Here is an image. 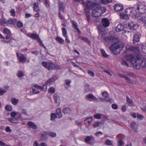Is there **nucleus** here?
Masks as SVG:
<instances>
[{
  "mask_svg": "<svg viewBox=\"0 0 146 146\" xmlns=\"http://www.w3.org/2000/svg\"><path fill=\"white\" fill-rule=\"evenodd\" d=\"M124 58L130 61L136 69H139L141 67L143 70L146 69V59L141 58L139 54H127L124 56Z\"/></svg>",
  "mask_w": 146,
  "mask_h": 146,
  "instance_id": "f257e3e1",
  "label": "nucleus"
},
{
  "mask_svg": "<svg viewBox=\"0 0 146 146\" xmlns=\"http://www.w3.org/2000/svg\"><path fill=\"white\" fill-rule=\"evenodd\" d=\"M102 37L108 43H114L109 47V49L115 55H118L119 54L121 50L120 49L121 47V45L119 43H117L118 41L117 38L113 36H107L103 38V35H102Z\"/></svg>",
  "mask_w": 146,
  "mask_h": 146,
  "instance_id": "f03ea898",
  "label": "nucleus"
},
{
  "mask_svg": "<svg viewBox=\"0 0 146 146\" xmlns=\"http://www.w3.org/2000/svg\"><path fill=\"white\" fill-rule=\"evenodd\" d=\"M125 14L122 13L120 14V15L123 19H127L129 18V16L131 17H134L137 19V15L136 14V12L134 8H129L126 9L125 11Z\"/></svg>",
  "mask_w": 146,
  "mask_h": 146,
  "instance_id": "7ed1b4c3",
  "label": "nucleus"
},
{
  "mask_svg": "<svg viewBox=\"0 0 146 146\" xmlns=\"http://www.w3.org/2000/svg\"><path fill=\"white\" fill-rule=\"evenodd\" d=\"M42 64L45 68L48 69L49 70L59 69L60 68L51 62H42Z\"/></svg>",
  "mask_w": 146,
  "mask_h": 146,
  "instance_id": "20e7f679",
  "label": "nucleus"
},
{
  "mask_svg": "<svg viewBox=\"0 0 146 146\" xmlns=\"http://www.w3.org/2000/svg\"><path fill=\"white\" fill-rule=\"evenodd\" d=\"M126 50L125 53H127L129 52H132L135 53H138L139 51V47L137 46H131L127 45L125 47Z\"/></svg>",
  "mask_w": 146,
  "mask_h": 146,
  "instance_id": "39448f33",
  "label": "nucleus"
},
{
  "mask_svg": "<svg viewBox=\"0 0 146 146\" xmlns=\"http://www.w3.org/2000/svg\"><path fill=\"white\" fill-rule=\"evenodd\" d=\"M81 3L84 6L85 8L86 9H94L96 5L97 4V3L91 1H87L85 3L83 1Z\"/></svg>",
  "mask_w": 146,
  "mask_h": 146,
  "instance_id": "423d86ee",
  "label": "nucleus"
},
{
  "mask_svg": "<svg viewBox=\"0 0 146 146\" xmlns=\"http://www.w3.org/2000/svg\"><path fill=\"white\" fill-rule=\"evenodd\" d=\"M96 10L98 13V15H101V14L104 13L106 11V9L105 7H102L99 5L98 3L96 5V6L94 8Z\"/></svg>",
  "mask_w": 146,
  "mask_h": 146,
  "instance_id": "0eeeda50",
  "label": "nucleus"
},
{
  "mask_svg": "<svg viewBox=\"0 0 146 146\" xmlns=\"http://www.w3.org/2000/svg\"><path fill=\"white\" fill-rule=\"evenodd\" d=\"M137 9L140 13L139 15L144 14L146 12L145 7L141 3H140L138 5Z\"/></svg>",
  "mask_w": 146,
  "mask_h": 146,
  "instance_id": "6e6552de",
  "label": "nucleus"
},
{
  "mask_svg": "<svg viewBox=\"0 0 146 146\" xmlns=\"http://www.w3.org/2000/svg\"><path fill=\"white\" fill-rule=\"evenodd\" d=\"M128 27L131 30H136L139 27L138 25L136 23H134L132 22L128 23Z\"/></svg>",
  "mask_w": 146,
  "mask_h": 146,
  "instance_id": "1a4fd4ad",
  "label": "nucleus"
},
{
  "mask_svg": "<svg viewBox=\"0 0 146 146\" xmlns=\"http://www.w3.org/2000/svg\"><path fill=\"white\" fill-rule=\"evenodd\" d=\"M141 36V34L140 33L136 32L134 34L133 42L134 43L139 41V39Z\"/></svg>",
  "mask_w": 146,
  "mask_h": 146,
  "instance_id": "9d476101",
  "label": "nucleus"
},
{
  "mask_svg": "<svg viewBox=\"0 0 146 146\" xmlns=\"http://www.w3.org/2000/svg\"><path fill=\"white\" fill-rule=\"evenodd\" d=\"M137 19L138 20L143 22H145V23H146V15L144 14L139 15V16L137 15Z\"/></svg>",
  "mask_w": 146,
  "mask_h": 146,
  "instance_id": "9b49d317",
  "label": "nucleus"
},
{
  "mask_svg": "<svg viewBox=\"0 0 146 146\" xmlns=\"http://www.w3.org/2000/svg\"><path fill=\"white\" fill-rule=\"evenodd\" d=\"M101 23L103 26L105 27L109 26L110 22L109 20L107 18H103L102 20Z\"/></svg>",
  "mask_w": 146,
  "mask_h": 146,
  "instance_id": "f8f14e48",
  "label": "nucleus"
},
{
  "mask_svg": "<svg viewBox=\"0 0 146 146\" xmlns=\"http://www.w3.org/2000/svg\"><path fill=\"white\" fill-rule=\"evenodd\" d=\"M54 96L55 103L56 104L57 106H58L60 102V97L56 94H54Z\"/></svg>",
  "mask_w": 146,
  "mask_h": 146,
  "instance_id": "ddd939ff",
  "label": "nucleus"
},
{
  "mask_svg": "<svg viewBox=\"0 0 146 146\" xmlns=\"http://www.w3.org/2000/svg\"><path fill=\"white\" fill-rule=\"evenodd\" d=\"M17 58L20 62H25L26 58L23 54H19L18 53H17Z\"/></svg>",
  "mask_w": 146,
  "mask_h": 146,
  "instance_id": "4468645a",
  "label": "nucleus"
},
{
  "mask_svg": "<svg viewBox=\"0 0 146 146\" xmlns=\"http://www.w3.org/2000/svg\"><path fill=\"white\" fill-rule=\"evenodd\" d=\"M114 9L116 11H120L123 10V6L121 4H117L114 6Z\"/></svg>",
  "mask_w": 146,
  "mask_h": 146,
  "instance_id": "2eb2a0df",
  "label": "nucleus"
},
{
  "mask_svg": "<svg viewBox=\"0 0 146 146\" xmlns=\"http://www.w3.org/2000/svg\"><path fill=\"white\" fill-rule=\"evenodd\" d=\"M28 127L29 128H32L33 129H36L37 128V125L31 121H29L27 123Z\"/></svg>",
  "mask_w": 146,
  "mask_h": 146,
  "instance_id": "dca6fc26",
  "label": "nucleus"
},
{
  "mask_svg": "<svg viewBox=\"0 0 146 146\" xmlns=\"http://www.w3.org/2000/svg\"><path fill=\"white\" fill-rule=\"evenodd\" d=\"M17 20L16 19H9L7 20L8 26L10 24H15V23L17 22Z\"/></svg>",
  "mask_w": 146,
  "mask_h": 146,
  "instance_id": "f3484780",
  "label": "nucleus"
},
{
  "mask_svg": "<svg viewBox=\"0 0 146 146\" xmlns=\"http://www.w3.org/2000/svg\"><path fill=\"white\" fill-rule=\"evenodd\" d=\"M72 27L74 29L77 30L78 33H80L79 29L78 27L77 23L74 21H72Z\"/></svg>",
  "mask_w": 146,
  "mask_h": 146,
  "instance_id": "a211bd4d",
  "label": "nucleus"
},
{
  "mask_svg": "<svg viewBox=\"0 0 146 146\" xmlns=\"http://www.w3.org/2000/svg\"><path fill=\"white\" fill-rule=\"evenodd\" d=\"M27 36L30 38H33L35 40H38L39 39V37L37 34H29L27 35Z\"/></svg>",
  "mask_w": 146,
  "mask_h": 146,
  "instance_id": "6ab92c4d",
  "label": "nucleus"
},
{
  "mask_svg": "<svg viewBox=\"0 0 146 146\" xmlns=\"http://www.w3.org/2000/svg\"><path fill=\"white\" fill-rule=\"evenodd\" d=\"M122 136V135L121 134H119L118 135V136L120 139L118 141V143L119 144L117 145L118 146H122L124 144V142L122 141V140L123 139V137H121Z\"/></svg>",
  "mask_w": 146,
  "mask_h": 146,
  "instance_id": "aec40b11",
  "label": "nucleus"
},
{
  "mask_svg": "<svg viewBox=\"0 0 146 146\" xmlns=\"http://www.w3.org/2000/svg\"><path fill=\"white\" fill-rule=\"evenodd\" d=\"M61 109L58 108L56 110V113L58 115V118H60L62 117V114L61 112Z\"/></svg>",
  "mask_w": 146,
  "mask_h": 146,
  "instance_id": "412c9836",
  "label": "nucleus"
},
{
  "mask_svg": "<svg viewBox=\"0 0 146 146\" xmlns=\"http://www.w3.org/2000/svg\"><path fill=\"white\" fill-rule=\"evenodd\" d=\"M7 20L5 18L1 19L0 21L1 25L4 26H8Z\"/></svg>",
  "mask_w": 146,
  "mask_h": 146,
  "instance_id": "4be33fe9",
  "label": "nucleus"
},
{
  "mask_svg": "<svg viewBox=\"0 0 146 146\" xmlns=\"http://www.w3.org/2000/svg\"><path fill=\"white\" fill-rule=\"evenodd\" d=\"M59 11H62L63 12L64 10L65 7L64 3L62 2L59 3V5H58Z\"/></svg>",
  "mask_w": 146,
  "mask_h": 146,
  "instance_id": "5701e85b",
  "label": "nucleus"
},
{
  "mask_svg": "<svg viewBox=\"0 0 146 146\" xmlns=\"http://www.w3.org/2000/svg\"><path fill=\"white\" fill-rule=\"evenodd\" d=\"M123 26L121 24H119L116 28V30L117 32H120L123 31Z\"/></svg>",
  "mask_w": 146,
  "mask_h": 146,
  "instance_id": "b1692460",
  "label": "nucleus"
},
{
  "mask_svg": "<svg viewBox=\"0 0 146 146\" xmlns=\"http://www.w3.org/2000/svg\"><path fill=\"white\" fill-rule=\"evenodd\" d=\"M92 119L91 117L88 118L86 119L84 121V123L87 126L90 125L91 121H92Z\"/></svg>",
  "mask_w": 146,
  "mask_h": 146,
  "instance_id": "393cba45",
  "label": "nucleus"
},
{
  "mask_svg": "<svg viewBox=\"0 0 146 146\" xmlns=\"http://www.w3.org/2000/svg\"><path fill=\"white\" fill-rule=\"evenodd\" d=\"M71 111V110L68 108H65L62 110V112L64 114H70Z\"/></svg>",
  "mask_w": 146,
  "mask_h": 146,
  "instance_id": "a878e982",
  "label": "nucleus"
},
{
  "mask_svg": "<svg viewBox=\"0 0 146 146\" xmlns=\"http://www.w3.org/2000/svg\"><path fill=\"white\" fill-rule=\"evenodd\" d=\"M86 98L87 99H91L93 100H96L97 98L93 95L92 94H89L86 96Z\"/></svg>",
  "mask_w": 146,
  "mask_h": 146,
  "instance_id": "bb28decb",
  "label": "nucleus"
},
{
  "mask_svg": "<svg viewBox=\"0 0 146 146\" xmlns=\"http://www.w3.org/2000/svg\"><path fill=\"white\" fill-rule=\"evenodd\" d=\"M8 120L10 122L17 124L18 123V119L16 118H8Z\"/></svg>",
  "mask_w": 146,
  "mask_h": 146,
  "instance_id": "cd10ccee",
  "label": "nucleus"
},
{
  "mask_svg": "<svg viewBox=\"0 0 146 146\" xmlns=\"http://www.w3.org/2000/svg\"><path fill=\"white\" fill-rule=\"evenodd\" d=\"M102 95L104 97L106 98L105 99V101H108L110 99L108 98L109 95L107 92H103L102 93Z\"/></svg>",
  "mask_w": 146,
  "mask_h": 146,
  "instance_id": "c85d7f7f",
  "label": "nucleus"
},
{
  "mask_svg": "<svg viewBox=\"0 0 146 146\" xmlns=\"http://www.w3.org/2000/svg\"><path fill=\"white\" fill-rule=\"evenodd\" d=\"M127 100L126 102L127 103L129 106H132L133 104V101L131 99H130L128 96H127Z\"/></svg>",
  "mask_w": 146,
  "mask_h": 146,
  "instance_id": "c756f323",
  "label": "nucleus"
},
{
  "mask_svg": "<svg viewBox=\"0 0 146 146\" xmlns=\"http://www.w3.org/2000/svg\"><path fill=\"white\" fill-rule=\"evenodd\" d=\"M98 13L96 10L94 9L92 11V16L95 18L100 16V15H98L97 16V15H98Z\"/></svg>",
  "mask_w": 146,
  "mask_h": 146,
  "instance_id": "7c9ffc66",
  "label": "nucleus"
},
{
  "mask_svg": "<svg viewBox=\"0 0 146 146\" xmlns=\"http://www.w3.org/2000/svg\"><path fill=\"white\" fill-rule=\"evenodd\" d=\"M33 5L34 6L33 8L34 10L36 12L38 11L39 10V9L38 5H37L36 3H34Z\"/></svg>",
  "mask_w": 146,
  "mask_h": 146,
  "instance_id": "2f4dec72",
  "label": "nucleus"
},
{
  "mask_svg": "<svg viewBox=\"0 0 146 146\" xmlns=\"http://www.w3.org/2000/svg\"><path fill=\"white\" fill-rule=\"evenodd\" d=\"M47 137V135L46 133L45 132H44L42 134L40 139L42 141H44L46 139Z\"/></svg>",
  "mask_w": 146,
  "mask_h": 146,
  "instance_id": "473e14b6",
  "label": "nucleus"
},
{
  "mask_svg": "<svg viewBox=\"0 0 146 146\" xmlns=\"http://www.w3.org/2000/svg\"><path fill=\"white\" fill-rule=\"evenodd\" d=\"M65 82L67 85L66 87V88L68 89V88L70 86V84L71 82V81L68 79H66L65 80Z\"/></svg>",
  "mask_w": 146,
  "mask_h": 146,
  "instance_id": "72a5a7b5",
  "label": "nucleus"
},
{
  "mask_svg": "<svg viewBox=\"0 0 146 146\" xmlns=\"http://www.w3.org/2000/svg\"><path fill=\"white\" fill-rule=\"evenodd\" d=\"M18 100L15 98H13L11 99V102L12 104L14 105H16L18 103Z\"/></svg>",
  "mask_w": 146,
  "mask_h": 146,
  "instance_id": "f704fd0d",
  "label": "nucleus"
},
{
  "mask_svg": "<svg viewBox=\"0 0 146 146\" xmlns=\"http://www.w3.org/2000/svg\"><path fill=\"white\" fill-rule=\"evenodd\" d=\"M55 39L57 41L62 44L64 42V40L62 38L59 36L56 37Z\"/></svg>",
  "mask_w": 146,
  "mask_h": 146,
  "instance_id": "c9c22d12",
  "label": "nucleus"
},
{
  "mask_svg": "<svg viewBox=\"0 0 146 146\" xmlns=\"http://www.w3.org/2000/svg\"><path fill=\"white\" fill-rule=\"evenodd\" d=\"M54 80L53 78H50L49 80L47 81L46 82V84L47 85H49Z\"/></svg>",
  "mask_w": 146,
  "mask_h": 146,
  "instance_id": "e433bc0d",
  "label": "nucleus"
},
{
  "mask_svg": "<svg viewBox=\"0 0 146 146\" xmlns=\"http://www.w3.org/2000/svg\"><path fill=\"white\" fill-rule=\"evenodd\" d=\"M5 109L7 111H11L12 110V108L11 106L10 105H8L5 106Z\"/></svg>",
  "mask_w": 146,
  "mask_h": 146,
  "instance_id": "4c0bfd02",
  "label": "nucleus"
},
{
  "mask_svg": "<svg viewBox=\"0 0 146 146\" xmlns=\"http://www.w3.org/2000/svg\"><path fill=\"white\" fill-rule=\"evenodd\" d=\"M78 38L80 39H81L82 40H83L86 43L90 42L89 40L86 38L81 36H79Z\"/></svg>",
  "mask_w": 146,
  "mask_h": 146,
  "instance_id": "58836bf2",
  "label": "nucleus"
},
{
  "mask_svg": "<svg viewBox=\"0 0 146 146\" xmlns=\"http://www.w3.org/2000/svg\"><path fill=\"white\" fill-rule=\"evenodd\" d=\"M90 85L88 84H86L85 86V90L86 92H89L90 91L89 88Z\"/></svg>",
  "mask_w": 146,
  "mask_h": 146,
  "instance_id": "ea45409f",
  "label": "nucleus"
},
{
  "mask_svg": "<svg viewBox=\"0 0 146 146\" xmlns=\"http://www.w3.org/2000/svg\"><path fill=\"white\" fill-rule=\"evenodd\" d=\"M101 53L102 56L104 57H107L109 56V55L107 54L105 51L103 50H102L101 51Z\"/></svg>",
  "mask_w": 146,
  "mask_h": 146,
  "instance_id": "a19ab883",
  "label": "nucleus"
},
{
  "mask_svg": "<svg viewBox=\"0 0 146 146\" xmlns=\"http://www.w3.org/2000/svg\"><path fill=\"white\" fill-rule=\"evenodd\" d=\"M58 118L56 116V114L55 113H51L50 116V119L51 120H53L54 119L56 118Z\"/></svg>",
  "mask_w": 146,
  "mask_h": 146,
  "instance_id": "79ce46f5",
  "label": "nucleus"
},
{
  "mask_svg": "<svg viewBox=\"0 0 146 146\" xmlns=\"http://www.w3.org/2000/svg\"><path fill=\"white\" fill-rule=\"evenodd\" d=\"M63 35L64 37H66L67 34V31L66 29L65 28H63L62 29Z\"/></svg>",
  "mask_w": 146,
  "mask_h": 146,
  "instance_id": "37998d69",
  "label": "nucleus"
},
{
  "mask_svg": "<svg viewBox=\"0 0 146 146\" xmlns=\"http://www.w3.org/2000/svg\"><path fill=\"white\" fill-rule=\"evenodd\" d=\"M55 92V89L53 87H51L49 88L48 92L49 93H54Z\"/></svg>",
  "mask_w": 146,
  "mask_h": 146,
  "instance_id": "c03bdc74",
  "label": "nucleus"
},
{
  "mask_svg": "<svg viewBox=\"0 0 146 146\" xmlns=\"http://www.w3.org/2000/svg\"><path fill=\"white\" fill-rule=\"evenodd\" d=\"M17 25L18 28H20L23 27V24L20 21H19L17 22Z\"/></svg>",
  "mask_w": 146,
  "mask_h": 146,
  "instance_id": "a18cd8bd",
  "label": "nucleus"
},
{
  "mask_svg": "<svg viewBox=\"0 0 146 146\" xmlns=\"http://www.w3.org/2000/svg\"><path fill=\"white\" fill-rule=\"evenodd\" d=\"M48 134L49 136L52 137H55L56 136V134L55 132H49Z\"/></svg>",
  "mask_w": 146,
  "mask_h": 146,
  "instance_id": "49530a36",
  "label": "nucleus"
},
{
  "mask_svg": "<svg viewBox=\"0 0 146 146\" xmlns=\"http://www.w3.org/2000/svg\"><path fill=\"white\" fill-rule=\"evenodd\" d=\"M100 122L98 121H96L95 122L94 124L93 125V126L94 128H95L99 126Z\"/></svg>",
  "mask_w": 146,
  "mask_h": 146,
  "instance_id": "de8ad7c7",
  "label": "nucleus"
},
{
  "mask_svg": "<svg viewBox=\"0 0 146 146\" xmlns=\"http://www.w3.org/2000/svg\"><path fill=\"white\" fill-rule=\"evenodd\" d=\"M45 4L46 7L48 8L50 7L49 2L48 0H44Z\"/></svg>",
  "mask_w": 146,
  "mask_h": 146,
  "instance_id": "09e8293b",
  "label": "nucleus"
},
{
  "mask_svg": "<svg viewBox=\"0 0 146 146\" xmlns=\"http://www.w3.org/2000/svg\"><path fill=\"white\" fill-rule=\"evenodd\" d=\"M24 75L23 73L21 71H19L18 72L17 76L19 77H21L23 76Z\"/></svg>",
  "mask_w": 146,
  "mask_h": 146,
  "instance_id": "8fccbe9b",
  "label": "nucleus"
},
{
  "mask_svg": "<svg viewBox=\"0 0 146 146\" xmlns=\"http://www.w3.org/2000/svg\"><path fill=\"white\" fill-rule=\"evenodd\" d=\"M3 32L6 34H9L10 33V31L7 28H5L3 29Z\"/></svg>",
  "mask_w": 146,
  "mask_h": 146,
  "instance_id": "3c124183",
  "label": "nucleus"
},
{
  "mask_svg": "<svg viewBox=\"0 0 146 146\" xmlns=\"http://www.w3.org/2000/svg\"><path fill=\"white\" fill-rule=\"evenodd\" d=\"M105 144L107 145H112V143L109 140H107L106 141Z\"/></svg>",
  "mask_w": 146,
  "mask_h": 146,
  "instance_id": "603ef678",
  "label": "nucleus"
},
{
  "mask_svg": "<svg viewBox=\"0 0 146 146\" xmlns=\"http://www.w3.org/2000/svg\"><path fill=\"white\" fill-rule=\"evenodd\" d=\"M22 113L26 115H27L28 114L26 109H22L21 110Z\"/></svg>",
  "mask_w": 146,
  "mask_h": 146,
  "instance_id": "864d4df0",
  "label": "nucleus"
},
{
  "mask_svg": "<svg viewBox=\"0 0 146 146\" xmlns=\"http://www.w3.org/2000/svg\"><path fill=\"white\" fill-rule=\"evenodd\" d=\"M91 139V137L89 136H87L86 137L85 139V141L86 143H88Z\"/></svg>",
  "mask_w": 146,
  "mask_h": 146,
  "instance_id": "5fc2aeb1",
  "label": "nucleus"
},
{
  "mask_svg": "<svg viewBox=\"0 0 146 146\" xmlns=\"http://www.w3.org/2000/svg\"><path fill=\"white\" fill-rule=\"evenodd\" d=\"M101 117V114L97 113L94 115V117L96 119H100Z\"/></svg>",
  "mask_w": 146,
  "mask_h": 146,
  "instance_id": "6e6d98bb",
  "label": "nucleus"
},
{
  "mask_svg": "<svg viewBox=\"0 0 146 146\" xmlns=\"http://www.w3.org/2000/svg\"><path fill=\"white\" fill-rule=\"evenodd\" d=\"M137 118L139 119H143L144 118V117L143 116L139 114H137Z\"/></svg>",
  "mask_w": 146,
  "mask_h": 146,
  "instance_id": "4d7b16f0",
  "label": "nucleus"
},
{
  "mask_svg": "<svg viewBox=\"0 0 146 146\" xmlns=\"http://www.w3.org/2000/svg\"><path fill=\"white\" fill-rule=\"evenodd\" d=\"M121 64L123 65L126 66L127 67H128L129 66L128 63L126 61L124 60H122L121 61Z\"/></svg>",
  "mask_w": 146,
  "mask_h": 146,
  "instance_id": "13d9d810",
  "label": "nucleus"
},
{
  "mask_svg": "<svg viewBox=\"0 0 146 146\" xmlns=\"http://www.w3.org/2000/svg\"><path fill=\"white\" fill-rule=\"evenodd\" d=\"M34 87L37 89H39L40 90H42L43 89V88L42 87L39 86L37 85H35L34 86Z\"/></svg>",
  "mask_w": 146,
  "mask_h": 146,
  "instance_id": "bf43d9fd",
  "label": "nucleus"
},
{
  "mask_svg": "<svg viewBox=\"0 0 146 146\" xmlns=\"http://www.w3.org/2000/svg\"><path fill=\"white\" fill-rule=\"evenodd\" d=\"M126 105H123L121 108V110L122 111L125 112L126 110Z\"/></svg>",
  "mask_w": 146,
  "mask_h": 146,
  "instance_id": "052dcab7",
  "label": "nucleus"
},
{
  "mask_svg": "<svg viewBox=\"0 0 146 146\" xmlns=\"http://www.w3.org/2000/svg\"><path fill=\"white\" fill-rule=\"evenodd\" d=\"M11 15L12 16H15V12L14 9H12L11 11Z\"/></svg>",
  "mask_w": 146,
  "mask_h": 146,
  "instance_id": "680f3d73",
  "label": "nucleus"
},
{
  "mask_svg": "<svg viewBox=\"0 0 146 146\" xmlns=\"http://www.w3.org/2000/svg\"><path fill=\"white\" fill-rule=\"evenodd\" d=\"M126 80H127V82L128 83H131V80L128 77L126 76H125L124 78Z\"/></svg>",
  "mask_w": 146,
  "mask_h": 146,
  "instance_id": "e2e57ef3",
  "label": "nucleus"
},
{
  "mask_svg": "<svg viewBox=\"0 0 146 146\" xmlns=\"http://www.w3.org/2000/svg\"><path fill=\"white\" fill-rule=\"evenodd\" d=\"M6 92V90L4 89H0V95L3 94Z\"/></svg>",
  "mask_w": 146,
  "mask_h": 146,
  "instance_id": "0e129e2a",
  "label": "nucleus"
},
{
  "mask_svg": "<svg viewBox=\"0 0 146 146\" xmlns=\"http://www.w3.org/2000/svg\"><path fill=\"white\" fill-rule=\"evenodd\" d=\"M112 108L114 109H117L118 108V106L116 104H113L112 105Z\"/></svg>",
  "mask_w": 146,
  "mask_h": 146,
  "instance_id": "69168bd1",
  "label": "nucleus"
},
{
  "mask_svg": "<svg viewBox=\"0 0 146 146\" xmlns=\"http://www.w3.org/2000/svg\"><path fill=\"white\" fill-rule=\"evenodd\" d=\"M5 130L6 132H11L12 131V130L10 129V127L8 126H7L6 127Z\"/></svg>",
  "mask_w": 146,
  "mask_h": 146,
  "instance_id": "338daca9",
  "label": "nucleus"
},
{
  "mask_svg": "<svg viewBox=\"0 0 146 146\" xmlns=\"http://www.w3.org/2000/svg\"><path fill=\"white\" fill-rule=\"evenodd\" d=\"M136 125V122L135 121H133L131 124V127L133 129H134Z\"/></svg>",
  "mask_w": 146,
  "mask_h": 146,
  "instance_id": "774afa93",
  "label": "nucleus"
}]
</instances>
